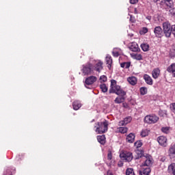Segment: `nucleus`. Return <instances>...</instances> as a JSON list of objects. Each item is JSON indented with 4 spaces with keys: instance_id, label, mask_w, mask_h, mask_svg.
<instances>
[{
    "instance_id": "obj_10",
    "label": "nucleus",
    "mask_w": 175,
    "mask_h": 175,
    "mask_svg": "<svg viewBox=\"0 0 175 175\" xmlns=\"http://www.w3.org/2000/svg\"><path fill=\"white\" fill-rule=\"evenodd\" d=\"M94 70H96V72H98V73L100 72V70L103 69V62L100 60H96L95 61V65L93 66Z\"/></svg>"
},
{
    "instance_id": "obj_13",
    "label": "nucleus",
    "mask_w": 175,
    "mask_h": 175,
    "mask_svg": "<svg viewBox=\"0 0 175 175\" xmlns=\"http://www.w3.org/2000/svg\"><path fill=\"white\" fill-rule=\"evenodd\" d=\"M154 33L157 38H162V28L157 26L154 28Z\"/></svg>"
},
{
    "instance_id": "obj_43",
    "label": "nucleus",
    "mask_w": 175,
    "mask_h": 175,
    "mask_svg": "<svg viewBox=\"0 0 175 175\" xmlns=\"http://www.w3.org/2000/svg\"><path fill=\"white\" fill-rule=\"evenodd\" d=\"M137 2H139V0H130V3H132L133 5L137 3Z\"/></svg>"
},
{
    "instance_id": "obj_17",
    "label": "nucleus",
    "mask_w": 175,
    "mask_h": 175,
    "mask_svg": "<svg viewBox=\"0 0 175 175\" xmlns=\"http://www.w3.org/2000/svg\"><path fill=\"white\" fill-rule=\"evenodd\" d=\"M127 81L131 85H136V84H137V78H136L135 77H130L127 78Z\"/></svg>"
},
{
    "instance_id": "obj_26",
    "label": "nucleus",
    "mask_w": 175,
    "mask_h": 175,
    "mask_svg": "<svg viewBox=\"0 0 175 175\" xmlns=\"http://www.w3.org/2000/svg\"><path fill=\"white\" fill-rule=\"evenodd\" d=\"M149 133H150V130L148 129H145L141 131V136L142 137H146V136H148Z\"/></svg>"
},
{
    "instance_id": "obj_42",
    "label": "nucleus",
    "mask_w": 175,
    "mask_h": 175,
    "mask_svg": "<svg viewBox=\"0 0 175 175\" xmlns=\"http://www.w3.org/2000/svg\"><path fill=\"white\" fill-rule=\"evenodd\" d=\"M130 21H131V23H136V19L135 18V17L131 16H130Z\"/></svg>"
},
{
    "instance_id": "obj_41",
    "label": "nucleus",
    "mask_w": 175,
    "mask_h": 175,
    "mask_svg": "<svg viewBox=\"0 0 175 175\" xmlns=\"http://www.w3.org/2000/svg\"><path fill=\"white\" fill-rule=\"evenodd\" d=\"M111 158H112L111 152H109L107 154L108 161H111Z\"/></svg>"
},
{
    "instance_id": "obj_2",
    "label": "nucleus",
    "mask_w": 175,
    "mask_h": 175,
    "mask_svg": "<svg viewBox=\"0 0 175 175\" xmlns=\"http://www.w3.org/2000/svg\"><path fill=\"white\" fill-rule=\"evenodd\" d=\"M109 126V123L107 121H104L103 122H98L95 128H96V132L98 133H105V132H107Z\"/></svg>"
},
{
    "instance_id": "obj_28",
    "label": "nucleus",
    "mask_w": 175,
    "mask_h": 175,
    "mask_svg": "<svg viewBox=\"0 0 175 175\" xmlns=\"http://www.w3.org/2000/svg\"><path fill=\"white\" fill-rule=\"evenodd\" d=\"M161 132H163V133H165V134L169 133L170 132V127H169V126L162 127Z\"/></svg>"
},
{
    "instance_id": "obj_11",
    "label": "nucleus",
    "mask_w": 175,
    "mask_h": 175,
    "mask_svg": "<svg viewBox=\"0 0 175 175\" xmlns=\"http://www.w3.org/2000/svg\"><path fill=\"white\" fill-rule=\"evenodd\" d=\"M96 80H97L96 77L90 76L85 79V83L88 85H91L92 84H94L95 81H96Z\"/></svg>"
},
{
    "instance_id": "obj_38",
    "label": "nucleus",
    "mask_w": 175,
    "mask_h": 175,
    "mask_svg": "<svg viewBox=\"0 0 175 175\" xmlns=\"http://www.w3.org/2000/svg\"><path fill=\"white\" fill-rule=\"evenodd\" d=\"M121 67L122 68H126V69H128V68H129V63L121 64Z\"/></svg>"
},
{
    "instance_id": "obj_19",
    "label": "nucleus",
    "mask_w": 175,
    "mask_h": 175,
    "mask_svg": "<svg viewBox=\"0 0 175 175\" xmlns=\"http://www.w3.org/2000/svg\"><path fill=\"white\" fill-rule=\"evenodd\" d=\"M161 73V71L159 68H154L152 72V76L153 79H158L159 77V74Z\"/></svg>"
},
{
    "instance_id": "obj_39",
    "label": "nucleus",
    "mask_w": 175,
    "mask_h": 175,
    "mask_svg": "<svg viewBox=\"0 0 175 175\" xmlns=\"http://www.w3.org/2000/svg\"><path fill=\"white\" fill-rule=\"evenodd\" d=\"M170 109H171L172 111H173V113H174V114H175V103L171 104Z\"/></svg>"
},
{
    "instance_id": "obj_40",
    "label": "nucleus",
    "mask_w": 175,
    "mask_h": 175,
    "mask_svg": "<svg viewBox=\"0 0 175 175\" xmlns=\"http://www.w3.org/2000/svg\"><path fill=\"white\" fill-rule=\"evenodd\" d=\"M170 13L172 14V16H175V8L170 10Z\"/></svg>"
},
{
    "instance_id": "obj_21",
    "label": "nucleus",
    "mask_w": 175,
    "mask_h": 175,
    "mask_svg": "<svg viewBox=\"0 0 175 175\" xmlns=\"http://www.w3.org/2000/svg\"><path fill=\"white\" fill-rule=\"evenodd\" d=\"M135 134L130 133L126 137V142H128V143H133V142H135Z\"/></svg>"
},
{
    "instance_id": "obj_29",
    "label": "nucleus",
    "mask_w": 175,
    "mask_h": 175,
    "mask_svg": "<svg viewBox=\"0 0 175 175\" xmlns=\"http://www.w3.org/2000/svg\"><path fill=\"white\" fill-rule=\"evenodd\" d=\"M118 129V131L120 133H126V132H128V128L127 127H120Z\"/></svg>"
},
{
    "instance_id": "obj_35",
    "label": "nucleus",
    "mask_w": 175,
    "mask_h": 175,
    "mask_svg": "<svg viewBox=\"0 0 175 175\" xmlns=\"http://www.w3.org/2000/svg\"><path fill=\"white\" fill-rule=\"evenodd\" d=\"M136 154L137 157H136V159H138V158H143V152L140 150H137Z\"/></svg>"
},
{
    "instance_id": "obj_44",
    "label": "nucleus",
    "mask_w": 175,
    "mask_h": 175,
    "mask_svg": "<svg viewBox=\"0 0 175 175\" xmlns=\"http://www.w3.org/2000/svg\"><path fill=\"white\" fill-rule=\"evenodd\" d=\"M134 13H135V14H137V9L134 8Z\"/></svg>"
},
{
    "instance_id": "obj_25",
    "label": "nucleus",
    "mask_w": 175,
    "mask_h": 175,
    "mask_svg": "<svg viewBox=\"0 0 175 175\" xmlns=\"http://www.w3.org/2000/svg\"><path fill=\"white\" fill-rule=\"evenodd\" d=\"M112 54L113 57H118L121 54V49L120 48L113 49Z\"/></svg>"
},
{
    "instance_id": "obj_34",
    "label": "nucleus",
    "mask_w": 175,
    "mask_h": 175,
    "mask_svg": "<svg viewBox=\"0 0 175 175\" xmlns=\"http://www.w3.org/2000/svg\"><path fill=\"white\" fill-rule=\"evenodd\" d=\"M141 95H146L147 94V88L142 87L140 88Z\"/></svg>"
},
{
    "instance_id": "obj_47",
    "label": "nucleus",
    "mask_w": 175,
    "mask_h": 175,
    "mask_svg": "<svg viewBox=\"0 0 175 175\" xmlns=\"http://www.w3.org/2000/svg\"><path fill=\"white\" fill-rule=\"evenodd\" d=\"M167 115V113H166V111H164V114L163 115H162L163 116H166Z\"/></svg>"
},
{
    "instance_id": "obj_1",
    "label": "nucleus",
    "mask_w": 175,
    "mask_h": 175,
    "mask_svg": "<svg viewBox=\"0 0 175 175\" xmlns=\"http://www.w3.org/2000/svg\"><path fill=\"white\" fill-rule=\"evenodd\" d=\"M109 92L110 94H116V95H119V96L115 99V103H122V102L125 100V96L126 95V92L121 89L120 85H117V81L114 79L111 81Z\"/></svg>"
},
{
    "instance_id": "obj_30",
    "label": "nucleus",
    "mask_w": 175,
    "mask_h": 175,
    "mask_svg": "<svg viewBox=\"0 0 175 175\" xmlns=\"http://www.w3.org/2000/svg\"><path fill=\"white\" fill-rule=\"evenodd\" d=\"M100 88L103 92H107V86H106V84H101Z\"/></svg>"
},
{
    "instance_id": "obj_22",
    "label": "nucleus",
    "mask_w": 175,
    "mask_h": 175,
    "mask_svg": "<svg viewBox=\"0 0 175 175\" xmlns=\"http://www.w3.org/2000/svg\"><path fill=\"white\" fill-rule=\"evenodd\" d=\"M168 173L175 175V163H173L168 166Z\"/></svg>"
},
{
    "instance_id": "obj_15",
    "label": "nucleus",
    "mask_w": 175,
    "mask_h": 175,
    "mask_svg": "<svg viewBox=\"0 0 175 175\" xmlns=\"http://www.w3.org/2000/svg\"><path fill=\"white\" fill-rule=\"evenodd\" d=\"M129 49L131 51H133L134 53H136L137 51L140 50L139 49V45L136 42H132L130 45Z\"/></svg>"
},
{
    "instance_id": "obj_9",
    "label": "nucleus",
    "mask_w": 175,
    "mask_h": 175,
    "mask_svg": "<svg viewBox=\"0 0 175 175\" xmlns=\"http://www.w3.org/2000/svg\"><path fill=\"white\" fill-rule=\"evenodd\" d=\"M157 142L162 147H167V138L165 136H159L157 137Z\"/></svg>"
},
{
    "instance_id": "obj_36",
    "label": "nucleus",
    "mask_w": 175,
    "mask_h": 175,
    "mask_svg": "<svg viewBox=\"0 0 175 175\" xmlns=\"http://www.w3.org/2000/svg\"><path fill=\"white\" fill-rule=\"evenodd\" d=\"M100 83H105V81H107V77L105 75L100 76Z\"/></svg>"
},
{
    "instance_id": "obj_46",
    "label": "nucleus",
    "mask_w": 175,
    "mask_h": 175,
    "mask_svg": "<svg viewBox=\"0 0 175 175\" xmlns=\"http://www.w3.org/2000/svg\"><path fill=\"white\" fill-rule=\"evenodd\" d=\"M159 0H153V2H154L155 3H157V2H158Z\"/></svg>"
},
{
    "instance_id": "obj_33",
    "label": "nucleus",
    "mask_w": 175,
    "mask_h": 175,
    "mask_svg": "<svg viewBox=\"0 0 175 175\" xmlns=\"http://www.w3.org/2000/svg\"><path fill=\"white\" fill-rule=\"evenodd\" d=\"M134 58L138 61H140L143 59V56H142L141 54L137 53L134 55Z\"/></svg>"
},
{
    "instance_id": "obj_37",
    "label": "nucleus",
    "mask_w": 175,
    "mask_h": 175,
    "mask_svg": "<svg viewBox=\"0 0 175 175\" xmlns=\"http://www.w3.org/2000/svg\"><path fill=\"white\" fill-rule=\"evenodd\" d=\"M135 147H137V148H139V147H142L143 146V143L141 142V141H137L135 143Z\"/></svg>"
},
{
    "instance_id": "obj_49",
    "label": "nucleus",
    "mask_w": 175,
    "mask_h": 175,
    "mask_svg": "<svg viewBox=\"0 0 175 175\" xmlns=\"http://www.w3.org/2000/svg\"><path fill=\"white\" fill-rule=\"evenodd\" d=\"M161 18V16H159V20Z\"/></svg>"
},
{
    "instance_id": "obj_45",
    "label": "nucleus",
    "mask_w": 175,
    "mask_h": 175,
    "mask_svg": "<svg viewBox=\"0 0 175 175\" xmlns=\"http://www.w3.org/2000/svg\"><path fill=\"white\" fill-rule=\"evenodd\" d=\"M107 175H113V174H111V171H108V172H107Z\"/></svg>"
},
{
    "instance_id": "obj_16",
    "label": "nucleus",
    "mask_w": 175,
    "mask_h": 175,
    "mask_svg": "<svg viewBox=\"0 0 175 175\" xmlns=\"http://www.w3.org/2000/svg\"><path fill=\"white\" fill-rule=\"evenodd\" d=\"M168 155L171 159L175 158V144L170 148Z\"/></svg>"
},
{
    "instance_id": "obj_12",
    "label": "nucleus",
    "mask_w": 175,
    "mask_h": 175,
    "mask_svg": "<svg viewBox=\"0 0 175 175\" xmlns=\"http://www.w3.org/2000/svg\"><path fill=\"white\" fill-rule=\"evenodd\" d=\"M150 173H151V169L148 167H144L139 172V175H150Z\"/></svg>"
},
{
    "instance_id": "obj_5",
    "label": "nucleus",
    "mask_w": 175,
    "mask_h": 175,
    "mask_svg": "<svg viewBox=\"0 0 175 175\" xmlns=\"http://www.w3.org/2000/svg\"><path fill=\"white\" fill-rule=\"evenodd\" d=\"M82 72L83 75H92L94 73V66L91 63L83 65Z\"/></svg>"
},
{
    "instance_id": "obj_32",
    "label": "nucleus",
    "mask_w": 175,
    "mask_h": 175,
    "mask_svg": "<svg viewBox=\"0 0 175 175\" xmlns=\"http://www.w3.org/2000/svg\"><path fill=\"white\" fill-rule=\"evenodd\" d=\"M126 175H135V172H133V169L128 168L126 172Z\"/></svg>"
},
{
    "instance_id": "obj_48",
    "label": "nucleus",
    "mask_w": 175,
    "mask_h": 175,
    "mask_svg": "<svg viewBox=\"0 0 175 175\" xmlns=\"http://www.w3.org/2000/svg\"><path fill=\"white\" fill-rule=\"evenodd\" d=\"M118 166H122V164H120V163H119V164H118Z\"/></svg>"
},
{
    "instance_id": "obj_14",
    "label": "nucleus",
    "mask_w": 175,
    "mask_h": 175,
    "mask_svg": "<svg viewBox=\"0 0 175 175\" xmlns=\"http://www.w3.org/2000/svg\"><path fill=\"white\" fill-rule=\"evenodd\" d=\"M132 121V117L129 116L126 118H124L123 120L120 121L119 122L120 126H124V125H127V124H129Z\"/></svg>"
},
{
    "instance_id": "obj_6",
    "label": "nucleus",
    "mask_w": 175,
    "mask_h": 175,
    "mask_svg": "<svg viewBox=\"0 0 175 175\" xmlns=\"http://www.w3.org/2000/svg\"><path fill=\"white\" fill-rule=\"evenodd\" d=\"M120 157L121 159L126 162H131L133 159V155H132V152H123L120 153Z\"/></svg>"
},
{
    "instance_id": "obj_23",
    "label": "nucleus",
    "mask_w": 175,
    "mask_h": 175,
    "mask_svg": "<svg viewBox=\"0 0 175 175\" xmlns=\"http://www.w3.org/2000/svg\"><path fill=\"white\" fill-rule=\"evenodd\" d=\"M97 140L100 144H105L106 143V137L105 135L97 136Z\"/></svg>"
},
{
    "instance_id": "obj_4",
    "label": "nucleus",
    "mask_w": 175,
    "mask_h": 175,
    "mask_svg": "<svg viewBox=\"0 0 175 175\" xmlns=\"http://www.w3.org/2000/svg\"><path fill=\"white\" fill-rule=\"evenodd\" d=\"M144 121L146 124H156L159 121V118L155 114L147 115L144 118Z\"/></svg>"
},
{
    "instance_id": "obj_24",
    "label": "nucleus",
    "mask_w": 175,
    "mask_h": 175,
    "mask_svg": "<svg viewBox=\"0 0 175 175\" xmlns=\"http://www.w3.org/2000/svg\"><path fill=\"white\" fill-rule=\"evenodd\" d=\"M74 110H79L80 107H81V103L80 101L76 100L72 103Z\"/></svg>"
},
{
    "instance_id": "obj_27",
    "label": "nucleus",
    "mask_w": 175,
    "mask_h": 175,
    "mask_svg": "<svg viewBox=\"0 0 175 175\" xmlns=\"http://www.w3.org/2000/svg\"><path fill=\"white\" fill-rule=\"evenodd\" d=\"M141 48L142 49L143 51H148L150 49V45L147 43H143L141 44Z\"/></svg>"
},
{
    "instance_id": "obj_18",
    "label": "nucleus",
    "mask_w": 175,
    "mask_h": 175,
    "mask_svg": "<svg viewBox=\"0 0 175 175\" xmlns=\"http://www.w3.org/2000/svg\"><path fill=\"white\" fill-rule=\"evenodd\" d=\"M144 79L145 80L146 84H148L149 85H152V79L150 75L145 74L144 75Z\"/></svg>"
},
{
    "instance_id": "obj_3",
    "label": "nucleus",
    "mask_w": 175,
    "mask_h": 175,
    "mask_svg": "<svg viewBox=\"0 0 175 175\" xmlns=\"http://www.w3.org/2000/svg\"><path fill=\"white\" fill-rule=\"evenodd\" d=\"M163 30L166 38H170L173 31V25H171L169 22L163 23Z\"/></svg>"
},
{
    "instance_id": "obj_20",
    "label": "nucleus",
    "mask_w": 175,
    "mask_h": 175,
    "mask_svg": "<svg viewBox=\"0 0 175 175\" xmlns=\"http://www.w3.org/2000/svg\"><path fill=\"white\" fill-rule=\"evenodd\" d=\"M105 61L107 64L108 65L109 69H110V68H111V64H113V59H111V56L107 55L106 56Z\"/></svg>"
},
{
    "instance_id": "obj_7",
    "label": "nucleus",
    "mask_w": 175,
    "mask_h": 175,
    "mask_svg": "<svg viewBox=\"0 0 175 175\" xmlns=\"http://www.w3.org/2000/svg\"><path fill=\"white\" fill-rule=\"evenodd\" d=\"M142 161L143 163L142 166H147L148 167V166H151V165H152V157L150 155L143 156Z\"/></svg>"
},
{
    "instance_id": "obj_8",
    "label": "nucleus",
    "mask_w": 175,
    "mask_h": 175,
    "mask_svg": "<svg viewBox=\"0 0 175 175\" xmlns=\"http://www.w3.org/2000/svg\"><path fill=\"white\" fill-rule=\"evenodd\" d=\"M160 5L165 9H170L173 8V0H161Z\"/></svg>"
},
{
    "instance_id": "obj_31",
    "label": "nucleus",
    "mask_w": 175,
    "mask_h": 175,
    "mask_svg": "<svg viewBox=\"0 0 175 175\" xmlns=\"http://www.w3.org/2000/svg\"><path fill=\"white\" fill-rule=\"evenodd\" d=\"M148 32V29L147 27H143L142 29L140 30V35H146Z\"/></svg>"
}]
</instances>
